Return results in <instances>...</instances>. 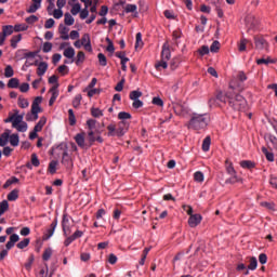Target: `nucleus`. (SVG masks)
<instances>
[{
  "mask_svg": "<svg viewBox=\"0 0 277 277\" xmlns=\"http://www.w3.org/2000/svg\"><path fill=\"white\" fill-rule=\"evenodd\" d=\"M83 237V232L77 229L71 236H68L65 241H64V246L65 248H68V246H70L72 243V241H75L76 239H79Z\"/></svg>",
  "mask_w": 277,
  "mask_h": 277,
  "instance_id": "nucleus-11",
  "label": "nucleus"
},
{
  "mask_svg": "<svg viewBox=\"0 0 277 277\" xmlns=\"http://www.w3.org/2000/svg\"><path fill=\"white\" fill-rule=\"evenodd\" d=\"M9 210H10V203L8 202V200H2L0 202V216L3 215V213H5Z\"/></svg>",
  "mask_w": 277,
  "mask_h": 277,
  "instance_id": "nucleus-34",
  "label": "nucleus"
},
{
  "mask_svg": "<svg viewBox=\"0 0 277 277\" xmlns=\"http://www.w3.org/2000/svg\"><path fill=\"white\" fill-rule=\"evenodd\" d=\"M94 142H98V144H103L105 140H103V136L94 134V131H89L87 148H92V146H94Z\"/></svg>",
  "mask_w": 277,
  "mask_h": 277,
  "instance_id": "nucleus-6",
  "label": "nucleus"
},
{
  "mask_svg": "<svg viewBox=\"0 0 277 277\" xmlns=\"http://www.w3.org/2000/svg\"><path fill=\"white\" fill-rule=\"evenodd\" d=\"M44 124H47V117L43 116L40 118L38 123L35 126L34 130L40 133V131H42V129H44Z\"/></svg>",
  "mask_w": 277,
  "mask_h": 277,
  "instance_id": "nucleus-23",
  "label": "nucleus"
},
{
  "mask_svg": "<svg viewBox=\"0 0 277 277\" xmlns=\"http://www.w3.org/2000/svg\"><path fill=\"white\" fill-rule=\"evenodd\" d=\"M83 62H85V52L79 51L77 53L75 64H76V66H81V64H83Z\"/></svg>",
  "mask_w": 277,
  "mask_h": 277,
  "instance_id": "nucleus-20",
  "label": "nucleus"
},
{
  "mask_svg": "<svg viewBox=\"0 0 277 277\" xmlns=\"http://www.w3.org/2000/svg\"><path fill=\"white\" fill-rule=\"evenodd\" d=\"M31 240L29 238H24L22 241H19L16 247L18 248V250H25V248H27V246H29V242Z\"/></svg>",
  "mask_w": 277,
  "mask_h": 277,
  "instance_id": "nucleus-40",
  "label": "nucleus"
},
{
  "mask_svg": "<svg viewBox=\"0 0 277 277\" xmlns=\"http://www.w3.org/2000/svg\"><path fill=\"white\" fill-rule=\"evenodd\" d=\"M209 148H211V136H207L202 142L203 153H209Z\"/></svg>",
  "mask_w": 277,
  "mask_h": 277,
  "instance_id": "nucleus-33",
  "label": "nucleus"
},
{
  "mask_svg": "<svg viewBox=\"0 0 277 277\" xmlns=\"http://www.w3.org/2000/svg\"><path fill=\"white\" fill-rule=\"evenodd\" d=\"M52 50H53V43L51 42L43 43V48H42L43 53H51Z\"/></svg>",
  "mask_w": 277,
  "mask_h": 277,
  "instance_id": "nucleus-61",
  "label": "nucleus"
},
{
  "mask_svg": "<svg viewBox=\"0 0 277 277\" xmlns=\"http://www.w3.org/2000/svg\"><path fill=\"white\" fill-rule=\"evenodd\" d=\"M38 10H40V4H36V3H32L28 10H26V12L28 14H36V12H38Z\"/></svg>",
  "mask_w": 277,
  "mask_h": 277,
  "instance_id": "nucleus-59",
  "label": "nucleus"
},
{
  "mask_svg": "<svg viewBox=\"0 0 277 277\" xmlns=\"http://www.w3.org/2000/svg\"><path fill=\"white\" fill-rule=\"evenodd\" d=\"M27 29H29V26H27L26 24H16L15 26H13V31H27Z\"/></svg>",
  "mask_w": 277,
  "mask_h": 277,
  "instance_id": "nucleus-46",
  "label": "nucleus"
},
{
  "mask_svg": "<svg viewBox=\"0 0 277 277\" xmlns=\"http://www.w3.org/2000/svg\"><path fill=\"white\" fill-rule=\"evenodd\" d=\"M155 68L157 70H159V68H163L166 70V68H168V61L161 58L160 62L156 63Z\"/></svg>",
  "mask_w": 277,
  "mask_h": 277,
  "instance_id": "nucleus-52",
  "label": "nucleus"
},
{
  "mask_svg": "<svg viewBox=\"0 0 277 277\" xmlns=\"http://www.w3.org/2000/svg\"><path fill=\"white\" fill-rule=\"evenodd\" d=\"M48 172H50V174H55L57 172V161L56 160H52L49 163Z\"/></svg>",
  "mask_w": 277,
  "mask_h": 277,
  "instance_id": "nucleus-36",
  "label": "nucleus"
},
{
  "mask_svg": "<svg viewBox=\"0 0 277 277\" xmlns=\"http://www.w3.org/2000/svg\"><path fill=\"white\" fill-rule=\"evenodd\" d=\"M245 23L248 34H250V31H254V29L259 27V21H256V17H254V15H247L245 18Z\"/></svg>",
  "mask_w": 277,
  "mask_h": 277,
  "instance_id": "nucleus-5",
  "label": "nucleus"
},
{
  "mask_svg": "<svg viewBox=\"0 0 277 277\" xmlns=\"http://www.w3.org/2000/svg\"><path fill=\"white\" fill-rule=\"evenodd\" d=\"M4 77H6V79H10L11 77H14V68H12L11 65H8L4 68Z\"/></svg>",
  "mask_w": 277,
  "mask_h": 277,
  "instance_id": "nucleus-48",
  "label": "nucleus"
},
{
  "mask_svg": "<svg viewBox=\"0 0 277 277\" xmlns=\"http://www.w3.org/2000/svg\"><path fill=\"white\" fill-rule=\"evenodd\" d=\"M13 129H17L19 133H25V131H27V122L23 121L17 123V126H13Z\"/></svg>",
  "mask_w": 277,
  "mask_h": 277,
  "instance_id": "nucleus-44",
  "label": "nucleus"
},
{
  "mask_svg": "<svg viewBox=\"0 0 277 277\" xmlns=\"http://www.w3.org/2000/svg\"><path fill=\"white\" fill-rule=\"evenodd\" d=\"M141 96H142V91H140V90L132 91V92H130V95H129L131 101H138V98H141Z\"/></svg>",
  "mask_w": 277,
  "mask_h": 277,
  "instance_id": "nucleus-42",
  "label": "nucleus"
},
{
  "mask_svg": "<svg viewBox=\"0 0 277 277\" xmlns=\"http://www.w3.org/2000/svg\"><path fill=\"white\" fill-rule=\"evenodd\" d=\"M126 14H131V12H137V5L135 4H127L124 9Z\"/></svg>",
  "mask_w": 277,
  "mask_h": 277,
  "instance_id": "nucleus-57",
  "label": "nucleus"
},
{
  "mask_svg": "<svg viewBox=\"0 0 277 277\" xmlns=\"http://www.w3.org/2000/svg\"><path fill=\"white\" fill-rule=\"evenodd\" d=\"M253 39L255 49H258L259 51H263V49L269 48V43L267 42V40H265V38H263V36H254Z\"/></svg>",
  "mask_w": 277,
  "mask_h": 277,
  "instance_id": "nucleus-7",
  "label": "nucleus"
},
{
  "mask_svg": "<svg viewBox=\"0 0 277 277\" xmlns=\"http://www.w3.org/2000/svg\"><path fill=\"white\" fill-rule=\"evenodd\" d=\"M172 109L176 116H187L189 113V108L183 104H173Z\"/></svg>",
  "mask_w": 277,
  "mask_h": 277,
  "instance_id": "nucleus-10",
  "label": "nucleus"
},
{
  "mask_svg": "<svg viewBox=\"0 0 277 277\" xmlns=\"http://www.w3.org/2000/svg\"><path fill=\"white\" fill-rule=\"evenodd\" d=\"M47 70H49V64L47 62H40L37 68L38 77H42L47 72Z\"/></svg>",
  "mask_w": 277,
  "mask_h": 277,
  "instance_id": "nucleus-18",
  "label": "nucleus"
},
{
  "mask_svg": "<svg viewBox=\"0 0 277 277\" xmlns=\"http://www.w3.org/2000/svg\"><path fill=\"white\" fill-rule=\"evenodd\" d=\"M57 88H60V84H54L50 90V94L51 97L49 100V106L53 107V105L55 104V101H57V96H60V91L57 90Z\"/></svg>",
  "mask_w": 277,
  "mask_h": 277,
  "instance_id": "nucleus-9",
  "label": "nucleus"
},
{
  "mask_svg": "<svg viewBox=\"0 0 277 277\" xmlns=\"http://www.w3.org/2000/svg\"><path fill=\"white\" fill-rule=\"evenodd\" d=\"M68 120L70 127H75V124H77V118L75 117V110H72V108L68 110Z\"/></svg>",
  "mask_w": 277,
  "mask_h": 277,
  "instance_id": "nucleus-32",
  "label": "nucleus"
},
{
  "mask_svg": "<svg viewBox=\"0 0 277 277\" xmlns=\"http://www.w3.org/2000/svg\"><path fill=\"white\" fill-rule=\"evenodd\" d=\"M229 107L234 109V111H245L247 107L246 97L243 95L237 94L235 97H229L228 102Z\"/></svg>",
  "mask_w": 277,
  "mask_h": 277,
  "instance_id": "nucleus-3",
  "label": "nucleus"
},
{
  "mask_svg": "<svg viewBox=\"0 0 277 277\" xmlns=\"http://www.w3.org/2000/svg\"><path fill=\"white\" fill-rule=\"evenodd\" d=\"M220 41L215 40L212 42L211 47H210V51L211 53H219L220 52Z\"/></svg>",
  "mask_w": 277,
  "mask_h": 277,
  "instance_id": "nucleus-51",
  "label": "nucleus"
},
{
  "mask_svg": "<svg viewBox=\"0 0 277 277\" xmlns=\"http://www.w3.org/2000/svg\"><path fill=\"white\" fill-rule=\"evenodd\" d=\"M138 47H144V41H142V32L136 34L135 49Z\"/></svg>",
  "mask_w": 277,
  "mask_h": 277,
  "instance_id": "nucleus-63",
  "label": "nucleus"
},
{
  "mask_svg": "<svg viewBox=\"0 0 277 277\" xmlns=\"http://www.w3.org/2000/svg\"><path fill=\"white\" fill-rule=\"evenodd\" d=\"M55 228H57V217L53 220V222L50 225V228H48L47 233L43 234V241H49V239H51V236L54 235L55 233Z\"/></svg>",
  "mask_w": 277,
  "mask_h": 277,
  "instance_id": "nucleus-8",
  "label": "nucleus"
},
{
  "mask_svg": "<svg viewBox=\"0 0 277 277\" xmlns=\"http://www.w3.org/2000/svg\"><path fill=\"white\" fill-rule=\"evenodd\" d=\"M64 57H67V60H72L75 57V48L68 47L63 52Z\"/></svg>",
  "mask_w": 277,
  "mask_h": 277,
  "instance_id": "nucleus-25",
  "label": "nucleus"
},
{
  "mask_svg": "<svg viewBox=\"0 0 277 277\" xmlns=\"http://www.w3.org/2000/svg\"><path fill=\"white\" fill-rule=\"evenodd\" d=\"M129 127H131V124L127 121H119L117 129L116 124L110 123L107 126V135L108 137H114V135H117V137H124L127 131H129Z\"/></svg>",
  "mask_w": 277,
  "mask_h": 277,
  "instance_id": "nucleus-2",
  "label": "nucleus"
},
{
  "mask_svg": "<svg viewBox=\"0 0 277 277\" xmlns=\"http://www.w3.org/2000/svg\"><path fill=\"white\" fill-rule=\"evenodd\" d=\"M240 166L245 170H252L253 168H256V163L252 160H242V161H240Z\"/></svg>",
  "mask_w": 277,
  "mask_h": 277,
  "instance_id": "nucleus-19",
  "label": "nucleus"
},
{
  "mask_svg": "<svg viewBox=\"0 0 277 277\" xmlns=\"http://www.w3.org/2000/svg\"><path fill=\"white\" fill-rule=\"evenodd\" d=\"M64 16H65L64 23L65 25H67V27L75 25V17H72L70 13L67 12L64 14Z\"/></svg>",
  "mask_w": 277,
  "mask_h": 277,
  "instance_id": "nucleus-29",
  "label": "nucleus"
},
{
  "mask_svg": "<svg viewBox=\"0 0 277 277\" xmlns=\"http://www.w3.org/2000/svg\"><path fill=\"white\" fill-rule=\"evenodd\" d=\"M21 40H23V35L18 34L16 36H13L10 40L11 42V48L12 49H16V47H18V42H21Z\"/></svg>",
  "mask_w": 277,
  "mask_h": 277,
  "instance_id": "nucleus-22",
  "label": "nucleus"
},
{
  "mask_svg": "<svg viewBox=\"0 0 277 277\" xmlns=\"http://www.w3.org/2000/svg\"><path fill=\"white\" fill-rule=\"evenodd\" d=\"M200 222H202V215L201 214H193L188 219V226H190V228H196V226H198V224H200Z\"/></svg>",
  "mask_w": 277,
  "mask_h": 277,
  "instance_id": "nucleus-13",
  "label": "nucleus"
},
{
  "mask_svg": "<svg viewBox=\"0 0 277 277\" xmlns=\"http://www.w3.org/2000/svg\"><path fill=\"white\" fill-rule=\"evenodd\" d=\"M82 96L81 94H77L74 100H72V107H75V109H78V107L81 105V101H82Z\"/></svg>",
  "mask_w": 277,
  "mask_h": 277,
  "instance_id": "nucleus-47",
  "label": "nucleus"
},
{
  "mask_svg": "<svg viewBox=\"0 0 277 277\" xmlns=\"http://www.w3.org/2000/svg\"><path fill=\"white\" fill-rule=\"evenodd\" d=\"M249 261H250V264L248 265V269H251V272H254V269H256V267L259 266V261L254 256H251Z\"/></svg>",
  "mask_w": 277,
  "mask_h": 277,
  "instance_id": "nucleus-37",
  "label": "nucleus"
},
{
  "mask_svg": "<svg viewBox=\"0 0 277 277\" xmlns=\"http://www.w3.org/2000/svg\"><path fill=\"white\" fill-rule=\"evenodd\" d=\"M10 133H12L11 130H5L1 135H0V146H6L8 142L10 141Z\"/></svg>",
  "mask_w": 277,
  "mask_h": 277,
  "instance_id": "nucleus-17",
  "label": "nucleus"
},
{
  "mask_svg": "<svg viewBox=\"0 0 277 277\" xmlns=\"http://www.w3.org/2000/svg\"><path fill=\"white\" fill-rule=\"evenodd\" d=\"M70 12H71L72 16H77V14H79V12H81V4L79 2L74 4Z\"/></svg>",
  "mask_w": 277,
  "mask_h": 277,
  "instance_id": "nucleus-54",
  "label": "nucleus"
},
{
  "mask_svg": "<svg viewBox=\"0 0 277 277\" xmlns=\"http://www.w3.org/2000/svg\"><path fill=\"white\" fill-rule=\"evenodd\" d=\"M38 21H39V18L36 15H30V16L26 17V23L28 25H34V23H38Z\"/></svg>",
  "mask_w": 277,
  "mask_h": 277,
  "instance_id": "nucleus-64",
  "label": "nucleus"
},
{
  "mask_svg": "<svg viewBox=\"0 0 277 277\" xmlns=\"http://www.w3.org/2000/svg\"><path fill=\"white\" fill-rule=\"evenodd\" d=\"M206 127H209V115L193 113L187 128L194 129V131H200Z\"/></svg>",
  "mask_w": 277,
  "mask_h": 277,
  "instance_id": "nucleus-1",
  "label": "nucleus"
},
{
  "mask_svg": "<svg viewBox=\"0 0 277 277\" xmlns=\"http://www.w3.org/2000/svg\"><path fill=\"white\" fill-rule=\"evenodd\" d=\"M225 183H229L230 185H235V183H243V179L238 177L237 173L233 174L232 177L227 179Z\"/></svg>",
  "mask_w": 277,
  "mask_h": 277,
  "instance_id": "nucleus-31",
  "label": "nucleus"
},
{
  "mask_svg": "<svg viewBox=\"0 0 277 277\" xmlns=\"http://www.w3.org/2000/svg\"><path fill=\"white\" fill-rule=\"evenodd\" d=\"M31 166L38 168L40 166V159H38V155L31 154Z\"/></svg>",
  "mask_w": 277,
  "mask_h": 277,
  "instance_id": "nucleus-62",
  "label": "nucleus"
},
{
  "mask_svg": "<svg viewBox=\"0 0 277 277\" xmlns=\"http://www.w3.org/2000/svg\"><path fill=\"white\" fill-rule=\"evenodd\" d=\"M17 105L18 107H21V109H27V107H29V101H27V98L23 96H19L17 101Z\"/></svg>",
  "mask_w": 277,
  "mask_h": 277,
  "instance_id": "nucleus-30",
  "label": "nucleus"
},
{
  "mask_svg": "<svg viewBox=\"0 0 277 277\" xmlns=\"http://www.w3.org/2000/svg\"><path fill=\"white\" fill-rule=\"evenodd\" d=\"M197 53H199L201 57L209 55V45H202L199 50H197Z\"/></svg>",
  "mask_w": 277,
  "mask_h": 277,
  "instance_id": "nucleus-55",
  "label": "nucleus"
},
{
  "mask_svg": "<svg viewBox=\"0 0 277 277\" xmlns=\"http://www.w3.org/2000/svg\"><path fill=\"white\" fill-rule=\"evenodd\" d=\"M260 205H261V207H265V209H268V211H276L275 202L262 201Z\"/></svg>",
  "mask_w": 277,
  "mask_h": 277,
  "instance_id": "nucleus-41",
  "label": "nucleus"
},
{
  "mask_svg": "<svg viewBox=\"0 0 277 277\" xmlns=\"http://www.w3.org/2000/svg\"><path fill=\"white\" fill-rule=\"evenodd\" d=\"M194 179L197 183H202L205 181V174L201 171H197L194 174Z\"/></svg>",
  "mask_w": 277,
  "mask_h": 277,
  "instance_id": "nucleus-56",
  "label": "nucleus"
},
{
  "mask_svg": "<svg viewBox=\"0 0 277 277\" xmlns=\"http://www.w3.org/2000/svg\"><path fill=\"white\" fill-rule=\"evenodd\" d=\"M57 148L63 150L61 163L65 166L67 170H72V157L68 155V145L66 143H61Z\"/></svg>",
  "mask_w": 277,
  "mask_h": 277,
  "instance_id": "nucleus-4",
  "label": "nucleus"
},
{
  "mask_svg": "<svg viewBox=\"0 0 277 277\" xmlns=\"http://www.w3.org/2000/svg\"><path fill=\"white\" fill-rule=\"evenodd\" d=\"M13 116H15L13 119V127H17L18 124H21V122H24L23 118L25 114L18 115V110H15V114Z\"/></svg>",
  "mask_w": 277,
  "mask_h": 277,
  "instance_id": "nucleus-26",
  "label": "nucleus"
},
{
  "mask_svg": "<svg viewBox=\"0 0 277 277\" xmlns=\"http://www.w3.org/2000/svg\"><path fill=\"white\" fill-rule=\"evenodd\" d=\"M18 194L19 190L17 188L13 189L6 197L9 202H14L15 200H18Z\"/></svg>",
  "mask_w": 277,
  "mask_h": 277,
  "instance_id": "nucleus-27",
  "label": "nucleus"
},
{
  "mask_svg": "<svg viewBox=\"0 0 277 277\" xmlns=\"http://www.w3.org/2000/svg\"><path fill=\"white\" fill-rule=\"evenodd\" d=\"M51 256H53V249H51V247H49L43 251L42 261H49L51 259Z\"/></svg>",
  "mask_w": 277,
  "mask_h": 277,
  "instance_id": "nucleus-38",
  "label": "nucleus"
},
{
  "mask_svg": "<svg viewBox=\"0 0 277 277\" xmlns=\"http://www.w3.org/2000/svg\"><path fill=\"white\" fill-rule=\"evenodd\" d=\"M34 261H36V256L31 253L28 258V262L25 263L24 267L27 272H31V266L34 265Z\"/></svg>",
  "mask_w": 277,
  "mask_h": 277,
  "instance_id": "nucleus-35",
  "label": "nucleus"
},
{
  "mask_svg": "<svg viewBox=\"0 0 277 277\" xmlns=\"http://www.w3.org/2000/svg\"><path fill=\"white\" fill-rule=\"evenodd\" d=\"M170 57H172V52L170 51V43L166 41L162 45L161 60L170 62Z\"/></svg>",
  "mask_w": 277,
  "mask_h": 277,
  "instance_id": "nucleus-12",
  "label": "nucleus"
},
{
  "mask_svg": "<svg viewBox=\"0 0 277 277\" xmlns=\"http://www.w3.org/2000/svg\"><path fill=\"white\" fill-rule=\"evenodd\" d=\"M91 116H92L93 118H102V116H103V110H101L100 108L92 107V108H91Z\"/></svg>",
  "mask_w": 277,
  "mask_h": 277,
  "instance_id": "nucleus-49",
  "label": "nucleus"
},
{
  "mask_svg": "<svg viewBox=\"0 0 277 277\" xmlns=\"http://www.w3.org/2000/svg\"><path fill=\"white\" fill-rule=\"evenodd\" d=\"M248 42H250V40L246 39V38H242L240 40V43L238 44V51L240 53H243V51H246L247 49V45H248Z\"/></svg>",
  "mask_w": 277,
  "mask_h": 277,
  "instance_id": "nucleus-39",
  "label": "nucleus"
},
{
  "mask_svg": "<svg viewBox=\"0 0 277 277\" xmlns=\"http://www.w3.org/2000/svg\"><path fill=\"white\" fill-rule=\"evenodd\" d=\"M132 116L130 113H127V111H120L118 114V119L121 120V121H124V120H131Z\"/></svg>",
  "mask_w": 277,
  "mask_h": 277,
  "instance_id": "nucleus-50",
  "label": "nucleus"
},
{
  "mask_svg": "<svg viewBox=\"0 0 277 277\" xmlns=\"http://www.w3.org/2000/svg\"><path fill=\"white\" fill-rule=\"evenodd\" d=\"M180 64H181V58H179V57L172 58L170 62L171 70H176V68H179Z\"/></svg>",
  "mask_w": 277,
  "mask_h": 277,
  "instance_id": "nucleus-45",
  "label": "nucleus"
},
{
  "mask_svg": "<svg viewBox=\"0 0 277 277\" xmlns=\"http://www.w3.org/2000/svg\"><path fill=\"white\" fill-rule=\"evenodd\" d=\"M19 85H21V80H18V78H11L6 84V87L12 90L19 88Z\"/></svg>",
  "mask_w": 277,
  "mask_h": 277,
  "instance_id": "nucleus-21",
  "label": "nucleus"
},
{
  "mask_svg": "<svg viewBox=\"0 0 277 277\" xmlns=\"http://www.w3.org/2000/svg\"><path fill=\"white\" fill-rule=\"evenodd\" d=\"M256 64L261 66V64H276V61L272 58H258Z\"/></svg>",
  "mask_w": 277,
  "mask_h": 277,
  "instance_id": "nucleus-58",
  "label": "nucleus"
},
{
  "mask_svg": "<svg viewBox=\"0 0 277 277\" xmlns=\"http://www.w3.org/2000/svg\"><path fill=\"white\" fill-rule=\"evenodd\" d=\"M262 153L265 155L267 161L274 162V153L267 150L266 147H262Z\"/></svg>",
  "mask_w": 277,
  "mask_h": 277,
  "instance_id": "nucleus-43",
  "label": "nucleus"
},
{
  "mask_svg": "<svg viewBox=\"0 0 277 277\" xmlns=\"http://www.w3.org/2000/svg\"><path fill=\"white\" fill-rule=\"evenodd\" d=\"M97 58L100 62V66H107V56H105V54L98 53Z\"/></svg>",
  "mask_w": 277,
  "mask_h": 277,
  "instance_id": "nucleus-53",
  "label": "nucleus"
},
{
  "mask_svg": "<svg viewBox=\"0 0 277 277\" xmlns=\"http://www.w3.org/2000/svg\"><path fill=\"white\" fill-rule=\"evenodd\" d=\"M233 93H222V91L217 92L215 98L216 101H220V103H228L230 101V96Z\"/></svg>",
  "mask_w": 277,
  "mask_h": 277,
  "instance_id": "nucleus-16",
  "label": "nucleus"
},
{
  "mask_svg": "<svg viewBox=\"0 0 277 277\" xmlns=\"http://www.w3.org/2000/svg\"><path fill=\"white\" fill-rule=\"evenodd\" d=\"M9 140H10V144L11 146H18L19 142H21V138L18 136V134H9Z\"/></svg>",
  "mask_w": 277,
  "mask_h": 277,
  "instance_id": "nucleus-28",
  "label": "nucleus"
},
{
  "mask_svg": "<svg viewBox=\"0 0 277 277\" xmlns=\"http://www.w3.org/2000/svg\"><path fill=\"white\" fill-rule=\"evenodd\" d=\"M87 127L89 131H94V129H96V119H89L87 121Z\"/></svg>",
  "mask_w": 277,
  "mask_h": 277,
  "instance_id": "nucleus-60",
  "label": "nucleus"
},
{
  "mask_svg": "<svg viewBox=\"0 0 277 277\" xmlns=\"http://www.w3.org/2000/svg\"><path fill=\"white\" fill-rule=\"evenodd\" d=\"M75 142L78 144L79 148H88V145L85 144V132L78 133L75 136Z\"/></svg>",
  "mask_w": 277,
  "mask_h": 277,
  "instance_id": "nucleus-14",
  "label": "nucleus"
},
{
  "mask_svg": "<svg viewBox=\"0 0 277 277\" xmlns=\"http://www.w3.org/2000/svg\"><path fill=\"white\" fill-rule=\"evenodd\" d=\"M69 31L70 28L66 27L64 24H60L58 34H61L62 40H70V36L68 35Z\"/></svg>",
  "mask_w": 277,
  "mask_h": 277,
  "instance_id": "nucleus-15",
  "label": "nucleus"
},
{
  "mask_svg": "<svg viewBox=\"0 0 277 277\" xmlns=\"http://www.w3.org/2000/svg\"><path fill=\"white\" fill-rule=\"evenodd\" d=\"M2 34L8 38V36H12L14 34V26L4 25L2 26Z\"/></svg>",
  "mask_w": 277,
  "mask_h": 277,
  "instance_id": "nucleus-24",
  "label": "nucleus"
}]
</instances>
